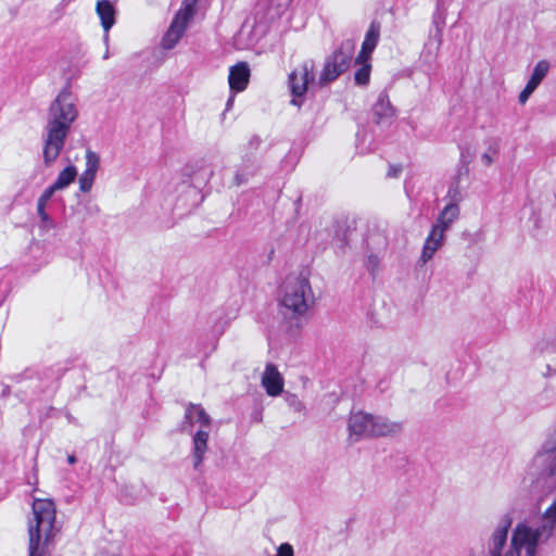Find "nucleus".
Masks as SVG:
<instances>
[{"mask_svg":"<svg viewBox=\"0 0 556 556\" xmlns=\"http://www.w3.org/2000/svg\"><path fill=\"white\" fill-rule=\"evenodd\" d=\"M511 523L510 515L501 517L488 540L485 556H536L540 543L548 538L552 529V525L532 527L520 522L513 529L508 542Z\"/></svg>","mask_w":556,"mask_h":556,"instance_id":"f257e3e1","label":"nucleus"},{"mask_svg":"<svg viewBox=\"0 0 556 556\" xmlns=\"http://www.w3.org/2000/svg\"><path fill=\"white\" fill-rule=\"evenodd\" d=\"M77 117L78 110L71 93L61 91L48 111L42 149L46 166H51L61 154L71 126Z\"/></svg>","mask_w":556,"mask_h":556,"instance_id":"f03ea898","label":"nucleus"},{"mask_svg":"<svg viewBox=\"0 0 556 556\" xmlns=\"http://www.w3.org/2000/svg\"><path fill=\"white\" fill-rule=\"evenodd\" d=\"M55 518V506L51 500L34 501L33 518L28 521V556H52L54 538L60 531Z\"/></svg>","mask_w":556,"mask_h":556,"instance_id":"7ed1b4c3","label":"nucleus"},{"mask_svg":"<svg viewBox=\"0 0 556 556\" xmlns=\"http://www.w3.org/2000/svg\"><path fill=\"white\" fill-rule=\"evenodd\" d=\"M315 295L306 275L291 274L286 277L279 293V304L285 316L299 318L314 305Z\"/></svg>","mask_w":556,"mask_h":556,"instance_id":"20e7f679","label":"nucleus"},{"mask_svg":"<svg viewBox=\"0 0 556 556\" xmlns=\"http://www.w3.org/2000/svg\"><path fill=\"white\" fill-rule=\"evenodd\" d=\"M314 67L312 61H306L290 73L289 87L293 96L291 100L292 105L301 106L302 101H300L299 98L305 94L308 83L314 80Z\"/></svg>","mask_w":556,"mask_h":556,"instance_id":"39448f33","label":"nucleus"},{"mask_svg":"<svg viewBox=\"0 0 556 556\" xmlns=\"http://www.w3.org/2000/svg\"><path fill=\"white\" fill-rule=\"evenodd\" d=\"M193 13L194 10L192 4H185L177 11L167 31L162 38V47L164 49L170 50L178 43L180 38L184 36Z\"/></svg>","mask_w":556,"mask_h":556,"instance_id":"423d86ee","label":"nucleus"},{"mask_svg":"<svg viewBox=\"0 0 556 556\" xmlns=\"http://www.w3.org/2000/svg\"><path fill=\"white\" fill-rule=\"evenodd\" d=\"M375 415L358 410L352 413L348 421L349 440L357 442L361 439L372 438Z\"/></svg>","mask_w":556,"mask_h":556,"instance_id":"0eeeda50","label":"nucleus"},{"mask_svg":"<svg viewBox=\"0 0 556 556\" xmlns=\"http://www.w3.org/2000/svg\"><path fill=\"white\" fill-rule=\"evenodd\" d=\"M211 422V417L201 405L189 404L186 408L182 430L191 431L195 425L199 426V429L210 430Z\"/></svg>","mask_w":556,"mask_h":556,"instance_id":"6e6552de","label":"nucleus"},{"mask_svg":"<svg viewBox=\"0 0 556 556\" xmlns=\"http://www.w3.org/2000/svg\"><path fill=\"white\" fill-rule=\"evenodd\" d=\"M548 71H549L548 61L541 60L535 64L533 72H532L526 87L519 93L518 100H519L520 104H525L528 101L530 96L534 92V90L540 86V84L546 77Z\"/></svg>","mask_w":556,"mask_h":556,"instance_id":"1a4fd4ad","label":"nucleus"},{"mask_svg":"<svg viewBox=\"0 0 556 556\" xmlns=\"http://www.w3.org/2000/svg\"><path fill=\"white\" fill-rule=\"evenodd\" d=\"M261 383L269 396H278L283 391V378L274 364L266 365Z\"/></svg>","mask_w":556,"mask_h":556,"instance_id":"9d476101","label":"nucleus"},{"mask_svg":"<svg viewBox=\"0 0 556 556\" xmlns=\"http://www.w3.org/2000/svg\"><path fill=\"white\" fill-rule=\"evenodd\" d=\"M403 422L392 420L386 416L375 415L372 438L394 437L403 431Z\"/></svg>","mask_w":556,"mask_h":556,"instance_id":"9b49d317","label":"nucleus"},{"mask_svg":"<svg viewBox=\"0 0 556 556\" xmlns=\"http://www.w3.org/2000/svg\"><path fill=\"white\" fill-rule=\"evenodd\" d=\"M445 238V232L440 230L439 228H434L432 226L428 237L425 240L421 255H420V262L422 264H426L429 262L435 252L443 245Z\"/></svg>","mask_w":556,"mask_h":556,"instance_id":"f8f14e48","label":"nucleus"},{"mask_svg":"<svg viewBox=\"0 0 556 556\" xmlns=\"http://www.w3.org/2000/svg\"><path fill=\"white\" fill-rule=\"evenodd\" d=\"M250 79V67L245 62H239L229 70L228 83L231 90L243 91Z\"/></svg>","mask_w":556,"mask_h":556,"instance_id":"ddd939ff","label":"nucleus"},{"mask_svg":"<svg viewBox=\"0 0 556 556\" xmlns=\"http://www.w3.org/2000/svg\"><path fill=\"white\" fill-rule=\"evenodd\" d=\"M380 37L379 23L372 22L366 33L362 50L356 58V63L367 62L375 50Z\"/></svg>","mask_w":556,"mask_h":556,"instance_id":"4468645a","label":"nucleus"},{"mask_svg":"<svg viewBox=\"0 0 556 556\" xmlns=\"http://www.w3.org/2000/svg\"><path fill=\"white\" fill-rule=\"evenodd\" d=\"M372 114L375 122L378 125L389 124L395 115V110L392 106L387 93L381 92L372 106Z\"/></svg>","mask_w":556,"mask_h":556,"instance_id":"2eb2a0df","label":"nucleus"},{"mask_svg":"<svg viewBox=\"0 0 556 556\" xmlns=\"http://www.w3.org/2000/svg\"><path fill=\"white\" fill-rule=\"evenodd\" d=\"M210 430L198 429L192 438V460L194 469H198L204 460L207 451Z\"/></svg>","mask_w":556,"mask_h":556,"instance_id":"dca6fc26","label":"nucleus"},{"mask_svg":"<svg viewBox=\"0 0 556 556\" xmlns=\"http://www.w3.org/2000/svg\"><path fill=\"white\" fill-rule=\"evenodd\" d=\"M97 14L100 17L101 25L105 31L103 40L108 46L109 43V30L115 23V9L109 0H99L96 5Z\"/></svg>","mask_w":556,"mask_h":556,"instance_id":"f3484780","label":"nucleus"},{"mask_svg":"<svg viewBox=\"0 0 556 556\" xmlns=\"http://www.w3.org/2000/svg\"><path fill=\"white\" fill-rule=\"evenodd\" d=\"M535 464L548 476L556 475V445L546 443L543 451H541L535 457Z\"/></svg>","mask_w":556,"mask_h":556,"instance_id":"a211bd4d","label":"nucleus"},{"mask_svg":"<svg viewBox=\"0 0 556 556\" xmlns=\"http://www.w3.org/2000/svg\"><path fill=\"white\" fill-rule=\"evenodd\" d=\"M459 214V206L455 203H450L445 205L444 208L440 212L433 227L439 228L443 232H446L454 224V222L458 219Z\"/></svg>","mask_w":556,"mask_h":556,"instance_id":"6ab92c4d","label":"nucleus"},{"mask_svg":"<svg viewBox=\"0 0 556 556\" xmlns=\"http://www.w3.org/2000/svg\"><path fill=\"white\" fill-rule=\"evenodd\" d=\"M354 49L355 45L353 41L346 40L342 42L340 48L333 53L330 62L333 63L339 71L344 72L350 64Z\"/></svg>","mask_w":556,"mask_h":556,"instance_id":"aec40b11","label":"nucleus"},{"mask_svg":"<svg viewBox=\"0 0 556 556\" xmlns=\"http://www.w3.org/2000/svg\"><path fill=\"white\" fill-rule=\"evenodd\" d=\"M77 169L74 165L66 166L63 170H61L55 179V181L49 186L48 188L53 192L65 189L68 187L76 178Z\"/></svg>","mask_w":556,"mask_h":556,"instance_id":"412c9836","label":"nucleus"},{"mask_svg":"<svg viewBox=\"0 0 556 556\" xmlns=\"http://www.w3.org/2000/svg\"><path fill=\"white\" fill-rule=\"evenodd\" d=\"M53 194H54V192L52 190H50L49 188H47L41 193V195L39 197L38 202H37V213H38L41 222H43L46 224L50 223V216L46 212V206Z\"/></svg>","mask_w":556,"mask_h":556,"instance_id":"4be33fe9","label":"nucleus"},{"mask_svg":"<svg viewBox=\"0 0 556 556\" xmlns=\"http://www.w3.org/2000/svg\"><path fill=\"white\" fill-rule=\"evenodd\" d=\"M99 167H100V156L96 152H93L91 150H87L86 151V168L83 172V174L96 177Z\"/></svg>","mask_w":556,"mask_h":556,"instance_id":"5701e85b","label":"nucleus"},{"mask_svg":"<svg viewBox=\"0 0 556 556\" xmlns=\"http://www.w3.org/2000/svg\"><path fill=\"white\" fill-rule=\"evenodd\" d=\"M342 72L330 62V60L325 64L321 75L319 77V83L321 85H326L329 81L334 80Z\"/></svg>","mask_w":556,"mask_h":556,"instance_id":"b1692460","label":"nucleus"},{"mask_svg":"<svg viewBox=\"0 0 556 556\" xmlns=\"http://www.w3.org/2000/svg\"><path fill=\"white\" fill-rule=\"evenodd\" d=\"M361 64L362 67L355 73V81L358 85H366L369 81L370 64L368 61Z\"/></svg>","mask_w":556,"mask_h":556,"instance_id":"393cba45","label":"nucleus"},{"mask_svg":"<svg viewBox=\"0 0 556 556\" xmlns=\"http://www.w3.org/2000/svg\"><path fill=\"white\" fill-rule=\"evenodd\" d=\"M96 177L81 174L79 177V189L81 192H89L93 186Z\"/></svg>","mask_w":556,"mask_h":556,"instance_id":"a878e982","label":"nucleus"},{"mask_svg":"<svg viewBox=\"0 0 556 556\" xmlns=\"http://www.w3.org/2000/svg\"><path fill=\"white\" fill-rule=\"evenodd\" d=\"M276 556H294L293 547L289 543H282L277 548Z\"/></svg>","mask_w":556,"mask_h":556,"instance_id":"bb28decb","label":"nucleus"},{"mask_svg":"<svg viewBox=\"0 0 556 556\" xmlns=\"http://www.w3.org/2000/svg\"><path fill=\"white\" fill-rule=\"evenodd\" d=\"M481 161L485 166H490L493 163V157L489 153H483L481 155Z\"/></svg>","mask_w":556,"mask_h":556,"instance_id":"cd10ccee","label":"nucleus"},{"mask_svg":"<svg viewBox=\"0 0 556 556\" xmlns=\"http://www.w3.org/2000/svg\"><path fill=\"white\" fill-rule=\"evenodd\" d=\"M245 181H247V179L243 177V175H241V174H236L235 175V184H236V186H241Z\"/></svg>","mask_w":556,"mask_h":556,"instance_id":"c85d7f7f","label":"nucleus"},{"mask_svg":"<svg viewBox=\"0 0 556 556\" xmlns=\"http://www.w3.org/2000/svg\"><path fill=\"white\" fill-rule=\"evenodd\" d=\"M545 377H554L556 376V369L551 365H546V372L543 374Z\"/></svg>","mask_w":556,"mask_h":556,"instance_id":"c756f323","label":"nucleus"},{"mask_svg":"<svg viewBox=\"0 0 556 556\" xmlns=\"http://www.w3.org/2000/svg\"><path fill=\"white\" fill-rule=\"evenodd\" d=\"M67 462H68L71 465H73V464H75V463H76V457H75L74 455H70V456L67 457Z\"/></svg>","mask_w":556,"mask_h":556,"instance_id":"7c9ffc66","label":"nucleus"},{"mask_svg":"<svg viewBox=\"0 0 556 556\" xmlns=\"http://www.w3.org/2000/svg\"><path fill=\"white\" fill-rule=\"evenodd\" d=\"M397 172H399V169H392V170L389 173V175H390V176H396Z\"/></svg>","mask_w":556,"mask_h":556,"instance_id":"2f4dec72","label":"nucleus"},{"mask_svg":"<svg viewBox=\"0 0 556 556\" xmlns=\"http://www.w3.org/2000/svg\"><path fill=\"white\" fill-rule=\"evenodd\" d=\"M109 55H110V54H109V50L106 49V51H105V52H104V54H103V59H104V60L109 59Z\"/></svg>","mask_w":556,"mask_h":556,"instance_id":"473e14b6","label":"nucleus"},{"mask_svg":"<svg viewBox=\"0 0 556 556\" xmlns=\"http://www.w3.org/2000/svg\"><path fill=\"white\" fill-rule=\"evenodd\" d=\"M232 101H233V98H230V99L228 100V102H227V106H228V108L231 105Z\"/></svg>","mask_w":556,"mask_h":556,"instance_id":"72a5a7b5","label":"nucleus"}]
</instances>
